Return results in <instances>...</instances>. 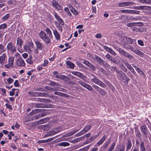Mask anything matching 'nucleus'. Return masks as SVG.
<instances>
[{"mask_svg": "<svg viewBox=\"0 0 151 151\" xmlns=\"http://www.w3.org/2000/svg\"><path fill=\"white\" fill-rule=\"evenodd\" d=\"M134 52L140 56L142 55L143 54V52L137 49L135 50V51H134Z\"/></svg>", "mask_w": 151, "mask_h": 151, "instance_id": "48", "label": "nucleus"}, {"mask_svg": "<svg viewBox=\"0 0 151 151\" xmlns=\"http://www.w3.org/2000/svg\"><path fill=\"white\" fill-rule=\"evenodd\" d=\"M91 76H90L91 81L93 82L96 84H97L101 87L105 88L106 86V84L103 82L98 78L96 76L93 74H91Z\"/></svg>", "mask_w": 151, "mask_h": 151, "instance_id": "3", "label": "nucleus"}, {"mask_svg": "<svg viewBox=\"0 0 151 151\" xmlns=\"http://www.w3.org/2000/svg\"><path fill=\"white\" fill-rule=\"evenodd\" d=\"M23 43L22 40L19 38H17V46L19 48H20Z\"/></svg>", "mask_w": 151, "mask_h": 151, "instance_id": "17", "label": "nucleus"}, {"mask_svg": "<svg viewBox=\"0 0 151 151\" xmlns=\"http://www.w3.org/2000/svg\"><path fill=\"white\" fill-rule=\"evenodd\" d=\"M34 45L32 42H28L27 45H25L24 46V50L27 52H31L32 49L34 47Z\"/></svg>", "mask_w": 151, "mask_h": 151, "instance_id": "8", "label": "nucleus"}, {"mask_svg": "<svg viewBox=\"0 0 151 151\" xmlns=\"http://www.w3.org/2000/svg\"><path fill=\"white\" fill-rule=\"evenodd\" d=\"M138 2L142 3L149 4L151 3V0H139Z\"/></svg>", "mask_w": 151, "mask_h": 151, "instance_id": "30", "label": "nucleus"}, {"mask_svg": "<svg viewBox=\"0 0 151 151\" xmlns=\"http://www.w3.org/2000/svg\"><path fill=\"white\" fill-rule=\"evenodd\" d=\"M91 127V125H88L84 128V129L87 132L90 130Z\"/></svg>", "mask_w": 151, "mask_h": 151, "instance_id": "47", "label": "nucleus"}, {"mask_svg": "<svg viewBox=\"0 0 151 151\" xmlns=\"http://www.w3.org/2000/svg\"><path fill=\"white\" fill-rule=\"evenodd\" d=\"M92 86L93 87V88L96 91H97L98 92L100 90L101 88L97 86V85L93 84Z\"/></svg>", "mask_w": 151, "mask_h": 151, "instance_id": "51", "label": "nucleus"}, {"mask_svg": "<svg viewBox=\"0 0 151 151\" xmlns=\"http://www.w3.org/2000/svg\"><path fill=\"white\" fill-rule=\"evenodd\" d=\"M115 48L123 56L128 58L129 59H131L133 58V56L130 54L125 51L124 50L118 47H116Z\"/></svg>", "mask_w": 151, "mask_h": 151, "instance_id": "4", "label": "nucleus"}, {"mask_svg": "<svg viewBox=\"0 0 151 151\" xmlns=\"http://www.w3.org/2000/svg\"><path fill=\"white\" fill-rule=\"evenodd\" d=\"M7 82L9 84L12 83L14 82V80L11 78H9L7 79Z\"/></svg>", "mask_w": 151, "mask_h": 151, "instance_id": "55", "label": "nucleus"}, {"mask_svg": "<svg viewBox=\"0 0 151 151\" xmlns=\"http://www.w3.org/2000/svg\"><path fill=\"white\" fill-rule=\"evenodd\" d=\"M37 101L40 102H45L48 103H50V100L49 99H37L36 100Z\"/></svg>", "mask_w": 151, "mask_h": 151, "instance_id": "38", "label": "nucleus"}, {"mask_svg": "<svg viewBox=\"0 0 151 151\" xmlns=\"http://www.w3.org/2000/svg\"><path fill=\"white\" fill-rule=\"evenodd\" d=\"M6 57V54L5 53H3L0 56V63L2 64L4 62Z\"/></svg>", "mask_w": 151, "mask_h": 151, "instance_id": "21", "label": "nucleus"}, {"mask_svg": "<svg viewBox=\"0 0 151 151\" xmlns=\"http://www.w3.org/2000/svg\"><path fill=\"white\" fill-rule=\"evenodd\" d=\"M140 12V11H139L131 10V14H139Z\"/></svg>", "mask_w": 151, "mask_h": 151, "instance_id": "54", "label": "nucleus"}, {"mask_svg": "<svg viewBox=\"0 0 151 151\" xmlns=\"http://www.w3.org/2000/svg\"><path fill=\"white\" fill-rule=\"evenodd\" d=\"M52 4L53 6L58 10H61L63 8V7L55 0H52Z\"/></svg>", "mask_w": 151, "mask_h": 151, "instance_id": "12", "label": "nucleus"}, {"mask_svg": "<svg viewBox=\"0 0 151 151\" xmlns=\"http://www.w3.org/2000/svg\"><path fill=\"white\" fill-rule=\"evenodd\" d=\"M115 145V143L113 142L111 145L110 147L108 150L107 151H112V150L114 149Z\"/></svg>", "mask_w": 151, "mask_h": 151, "instance_id": "43", "label": "nucleus"}, {"mask_svg": "<svg viewBox=\"0 0 151 151\" xmlns=\"http://www.w3.org/2000/svg\"><path fill=\"white\" fill-rule=\"evenodd\" d=\"M7 49L8 51L15 52L17 50L15 46L13 45L11 42H9L7 45Z\"/></svg>", "mask_w": 151, "mask_h": 151, "instance_id": "6", "label": "nucleus"}, {"mask_svg": "<svg viewBox=\"0 0 151 151\" xmlns=\"http://www.w3.org/2000/svg\"><path fill=\"white\" fill-rule=\"evenodd\" d=\"M28 94L30 96H37V92H34L33 91H29L28 93Z\"/></svg>", "mask_w": 151, "mask_h": 151, "instance_id": "39", "label": "nucleus"}, {"mask_svg": "<svg viewBox=\"0 0 151 151\" xmlns=\"http://www.w3.org/2000/svg\"><path fill=\"white\" fill-rule=\"evenodd\" d=\"M140 129L143 135L146 137H147V134L148 133L147 129L145 125L142 126L140 127Z\"/></svg>", "mask_w": 151, "mask_h": 151, "instance_id": "10", "label": "nucleus"}, {"mask_svg": "<svg viewBox=\"0 0 151 151\" xmlns=\"http://www.w3.org/2000/svg\"><path fill=\"white\" fill-rule=\"evenodd\" d=\"M6 51V49L3 45L2 44H0V55Z\"/></svg>", "mask_w": 151, "mask_h": 151, "instance_id": "32", "label": "nucleus"}, {"mask_svg": "<svg viewBox=\"0 0 151 151\" xmlns=\"http://www.w3.org/2000/svg\"><path fill=\"white\" fill-rule=\"evenodd\" d=\"M138 44L141 46H143L144 45V43L143 41L141 40H139L138 41Z\"/></svg>", "mask_w": 151, "mask_h": 151, "instance_id": "57", "label": "nucleus"}, {"mask_svg": "<svg viewBox=\"0 0 151 151\" xmlns=\"http://www.w3.org/2000/svg\"><path fill=\"white\" fill-rule=\"evenodd\" d=\"M48 63V62L47 60H44V63L42 65V66L44 67L46 66Z\"/></svg>", "mask_w": 151, "mask_h": 151, "instance_id": "59", "label": "nucleus"}, {"mask_svg": "<svg viewBox=\"0 0 151 151\" xmlns=\"http://www.w3.org/2000/svg\"><path fill=\"white\" fill-rule=\"evenodd\" d=\"M119 67L124 72H126L127 71V68L123 64H120L119 65Z\"/></svg>", "mask_w": 151, "mask_h": 151, "instance_id": "34", "label": "nucleus"}, {"mask_svg": "<svg viewBox=\"0 0 151 151\" xmlns=\"http://www.w3.org/2000/svg\"><path fill=\"white\" fill-rule=\"evenodd\" d=\"M72 73L73 74L79 77H81L82 76V74L81 73L78 72L74 71L72 72Z\"/></svg>", "mask_w": 151, "mask_h": 151, "instance_id": "35", "label": "nucleus"}, {"mask_svg": "<svg viewBox=\"0 0 151 151\" xmlns=\"http://www.w3.org/2000/svg\"><path fill=\"white\" fill-rule=\"evenodd\" d=\"M14 84L15 87H17L19 86L18 81L16 80L14 83Z\"/></svg>", "mask_w": 151, "mask_h": 151, "instance_id": "58", "label": "nucleus"}, {"mask_svg": "<svg viewBox=\"0 0 151 151\" xmlns=\"http://www.w3.org/2000/svg\"><path fill=\"white\" fill-rule=\"evenodd\" d=\"M54 16L56 19L60 22V23L62 25H63L64 24V22L62 20L60 16L56 12L54 13Z\"/></svg>", "mask_w": 151, "mask_h": 151, "instance_id": "18", "label": "nucleus"}, {"mask_svg": "<svg viewBox=\"0 0 151 151\" xmlns=\"http://www.w3.org/2000/svg\"><path fill=\"white\" fill-rule=\"evenodd\" d=\"M54 94L56 95L60 96H63L65 94V93L57 91L55 92Z\"/></svg>", "mask_w": 151, "mask_h": 151, "instance_id": "52", "label": "nucleus"}, {"mask_svg": "<svg viewBox=\"0 0 151 151\" xmlns=\"http://www.w3.org/2000/svg\"><path fill=\"white\" fill-rule=\"evenodd\" d=\"M89 148V146H86V147L79 150L78 151H87Z\"/></svg>", "mask_w": 151, "mask_h": 151, "instance_id": "45", "label": "nucleus"}, {"mask_svg": "<svg viewBox=\"0 0 151 151\" xmlns=\"http://www.w3.org/2000/svg\"><path fill=\"white\" fill-rule=\"evenodd\" d=\"M95 37L97 38L101 39L102 37V36L101 33H97Z\"/></svg>", "mask_w": 151, "mask_h": 151, "instance_id": "56", "label": "nucleus"}, {"mask_svg": "<svg viewBox=\"0 0 151 151\" xmlns=\"http://www.w3.org/2000/svg\"><path fill=\"white\" fill-rule=\"evenodd\" d=\"M109 52L112 55L114 56H115L116 55V54L115 53V52L112 49H111L110 50V51H109Z\"/></svg>", "mask_w": 151, "mask_h": 151, "instance_id": "60", "label": "nucleus"}, {"mask_svg": "<svg viewBox=\"0 0 151 151\" xmlns=\"http://www.w3.org/2000/svg\"><path fill=\"white\" fill-rule=\"evenodd\" d=\"M9 14H6L2 18V20H7L9 17Z\"/></svg>", "mask_w": 151, "mask_h": 151, "instance_id": "49", "label": "nucleus"}, {"mask_svg": "<svg viewBox=\"0 0 151 151\" xmlns=\"http://www.w3.org/2000/svg\"><path fill=\"white\" fill-rule=\"evenodd\" d=\"M45 116L44 112H41L39 115H36L34 117V119H37L40 118Z\"/></svg>", "mask_w": 151, "mask_h": 151, "instance_id": "28", "label": "nucleus"}, {"mask_svg": "<svg viewBox=\"0 0 151 151\" xmlns=\"http://www.w3.org/2000/svg\"><path fill=\"white\" fill-rule=\"evenodd\" d=\"M98 69H99V71H101L102 73L104 74L106 76H107L108 75V73L107 71H106L103 68L101 67H100L98 68Z\"/></svg>", "mask_w": 151, "mask_h": 151, "instance_id": "33", "label": "nucleus"}, {"mask_svg": "<svg viewBox=\"0 0 151 151\" xmlns=\"http://www.w3.org/2000/svg\"><path fill=\"white\" fill-rule=\"evenodd\" d=\"M16 65L19 67H23L25 66V63L21 57H19L17 60Z\"/></svg>", "mask_w": 151, "mask_h": 151, "instance_id": "7", "label": "nucleus"}, {"mask_svg": "<svg viewBox=\"0 0 151 151\" xmlns=\"http://www.w3.org/2000/svg\"><path fill=\"white\" fill-rule=\"evenodd\" d=\"M53 33L56 39L58 40L60 39V35L56 30H53Z\"/></svg>", "mask_w": 151, "mask_h": 151, "instance_id": "26", "label": "nucleus"}, {"mask_svg": "<svg viewBox=\"0 0 151 151\" xmlns=\"http://www.w3.org/2000/svg\"><path fill=\"white\" fill-rule=\"evenodd\" d=\"M137 24H139V25H138V26H142L143 25V23L141 22H137L128 23L127 24V25L128 27H132L136 25Z\"/></svg>", "mask_w": 151, "mask_h": 151, "instance_id": "15", "label": "nucleus"}, {"mask_svg": "<svg viewBox=\"0 0 151 151\" xmlns=\"http://www.w3.org/2000/svg\"><path fill=\"white\" fill-rule=\"evenodd\" d=\"M71 12L75 15H77L78 14V12L76 10L73 8H72L70 9Z\"/></svg>", "mask_w": 151, "mask_h": 151, "instance_id": "46", "label": "nucleus"}, {"mask_svg": "<svg viewBox=\"0 0 151 151\" xmlns=\"http://www.w3.org/2000/svg\"><path fill=\"white\" fill-rule=\"evenodd\" d=\"M35 43L36 45V48L40 50H42L43 47V43L40 42L38 40H36L35 41Z\"/></svg>", "mask_w": 151, "mask_h": 151, "instance_id": "13", "label": "nucleus"}, {"mask_svg": "<svg viewBox=\"0 0 151 151\" xmlns=\"http://www.w3.org/2000/svg\"><path fill=\"white\" fill-rule=\"evenodd\" d=\"M94 58L96 60L97 62L99 64H103L104 65V63L105 61L96 55H95Z\"/></svg>", "mask_w": 151, "mask_h": 151, "instance_id": "14", "label": "nucleus"}, {"mask_svg": "<svg viewBox=\"0 0 151 151\" xmlns=\"http://www.w3.org/2000/svg\"><path fill=\"white\" fill-rule=\"evenodd\" d=\"M106 136L105 134H104L103 137L101 138V139L96 143L95 146H98L99 145H101L106 140Z\"/></svg>", "mask_w": 151, "mask_h": 151, "instance_id": "16", "label": "nucleus"}, {"mask_svg": "<svg viewBox=\"0 0 151 151\" xmlns=\"http://www.w3.org/2000/svg\"><path fill=\"white\" fill-rule=\"evenodd\" d=\"M70 144L67 142H63L58 144V145L60 146L66 147L68 146Z\"/></svg>", "mask_w": 151, "mask_h": 151, "instance_id": "24", "label": "nucleus"}, {"mask_svg": "<svg viewBox=\"0 0 151 151\" xmlns=\"http://www.w3.org/2000/svg\"><path fill=\"white\" fill-rule=\"evenodd\" d=\"M120 11L123 13L131 14V10L123 9Z\"/></svg>", "mask_w": 151, "mask_h": 151, "instance_id": "40", "label": "nucleus"}, {"mask_svg": "<svg viewBox=\"0 0 151 151\" xmlns=\"http://www.w3.org/2000/svg\"><path fill=\"white\" fill-rule=\"evenodd\" d=\"M45 119H43L40 120L38 122L40 124H42L44 122V121H45Z\"/></svg>", "mask_w": 151, "mask_h": 151, "instance_id": "64", "label": "nucleus"}, {"mask_svg": "<svg viewBox=\"0 0 151 151\" xmlns=\"http://www.w3.org/2000/svg\"><path fill=\"white\" fill-rule=\"evenodd\" d=\"M5 105L6 107L8 108H9L10 109H12L13 108L11 105L8 104H5Z\"/></svg>", "mask_w": 151, "mask_h": 151, "instance_id": "62", "label": "nucleus"}, {"mask_svg": "<svg viewBox=\"0 0 151 151\" xmlns=\"http://www.w3.org/2000/svg\"><path fill=\"white\" fill-rule=\"evenodd\" d=\"M126 19H127L128 21H126L127 22L128 21H133L134 20H136V19L134 17H133L131 16L130 17H128L127 16H125Z\"/></svg>", "mask_w": 151, "mask_h": 151, "instance_id": "37", "label": "nucleus"}, {"mask_svg": "<svg viewBox=\"0 0 151 151\" xmlns=\"http://www.w3.org/2000/svg\"><path fill=\"white\" fill-rule=\"evenodd\" d=\"M14 59V58L13 57H10L9 58L8 63L12 67H13Z\"/></svg>", "mask_w": 151, "mask_h": 151, "instance_id": "23", "label": "nucleus"}, {"mask_svg": "<svg viewBox=\"0 0 151 151\" xmlns=\"http://www.w3.org/2000/svg\"><path fill=\"white\" fill-rule=\"evenodd\" d=\"M144 6H134L133 8L137 10H142L144 9Z\"/></svg>", "mask_w": 151, "mask_h": 151, "instance_id": "42", "label": "nucleus"}, {"mask_svg": "<svg viewBox=\"0 0 151 151\" xmlns=\"http://www.w3.org/2000/svg\"><path fill=\"white\" fill-rule=\"evenodd\" d=\"M7 27V25L5 23H4L1 24L0 25V30L2 29H4L6 28Z\"/></svg>", "mask_w": 151, "mask_h": 151, "instance_id": "50", "label": "nucleus"}, {"mask_svg": "<svg viewBox=\"0 0 151 151\" xmlns=\"http://www.w3.org/2000/svg\"><path fill=\"white\" fill-rule=\"evenodd\" d=\"M116 76L119 80H121L122 78L123 82L127 84H128V82L130 80V79L127 75L121 70L117 73Z\"/></svg>", "mask_w": 151, "mask_h": 151, "instance_id": "2", "label": "nucleus"}, {"mask_svg": "<svg viewBox=\"0 0 151 151\" xmlns=\"http://www.w3.org/2000/svg\"><path fill=\"white\" fill-rule=\"evenodd\" d=\"M40 110V109H38L33 110L31 112L29 113L28 116H31L33 114L38 113Z\"/></svg>", "mask_w": 151, "mask_h": 151, "instance_id": "31", "label": "nucleus"}, {"mask_svg": "<svg viewBox=\"0 0 151 151\" xmlns=\"http://www.w3.org/2000/svg\"><path fill=\"white\" fill-rule=\"evenodd\" d=\"M83 87L90 91H92L93 89L92 87L89 85L85 83Z\"/></svg>", "mask_w": 151, "mask_h": 151, "instance_id": "36", "label": "nucleus"}, {"mask_svg": "<svg viewBox=\"0 0 151 151\" xmlns=\"http://www.w3.org/2000/svg\"><path fill=\"white\" fill-rule=\"evenodd\" d=\"M91 135V133H88L86 134H85L84 136L82 137L83 139H84L85 137H89Z\"/></svg>", "mask_w": 151, "mask_h": 151, "instance_id": "61", "label": "nucleus"}, {"mask_svg": "<svg viewBox=\"0 0 151 151\" xmlns=\"http://www.w3.org/2000/svg\"><path fill=\"white\" fill-rule=\"evenodd\" d=\"M52 86H61V84L60 83L56 82L54 81H53V82L52 83Z\"/></svg>", "mask_w": 151, "mask_h": 151, "instance_id": "53", "label": "nucleus"}, {"mask_svg": "<svg viewBox=\"0 0 151 151\" xmlns=\"http://www.w3.org/2000/svg\"><path fill=\"white\" fill-rule=\"evenodd\" d=\"M134 68H135V69L137 70V72L142 75H145L144 73L143 72V71L141 70V69L138 67L137 66H133Z\"/></svg>", "mask_w": 151, "mask_h": 151, "instance_id": "29", "label": "nucleus"}, {"mask_svg": "<svg viewBox=\"0 0 151 151\" xmlns=\"http://www.w3.org/2000/svg\"><path fill=\"white\" fill-rule=\"evenodd\" d=\"M83 63L86 65L87 66L92 70L93 71H95L96 70V67L88 61L86 60H84Z\"/></svg>", "mask_w": 151, "mask_h": 151, "instance_id": "9", "label": "nucleus"}, {"mask_svg": "<svg viewBox=\"0 0 151 151\" xmlns=\"http://www.w3.org/2000/svg\"><path fill=\"white\" fill-rule=\"evenodd\" d=\"M66 63L67 64V68L70 69H73L75 66L73 63L69 61H67Z\"/></svg>", "mask_w": 151, "mask_h": 151, "instance_id": "20", "label": "nucleus"}, {"mask_svg": "<svg viewBox=\"0 0 151 151\" xmlns=\"http://www.w3.org/2000/svg\"><path fill=\"white\" fill-rule=\"evenodd\" d=\"M132 143L130 140H128V142L127 145V149H130L132 146Z\"/></svg>", "mask_w": 151, "mask_h": 151, "instance_id": "41", "label": "nucleus"}, {"mask_svg": "<svg viewBox=\"0 0 151 151\" xmlns=\"http://www.w3.org/2000/svg\"><path fill=\"white\" fill-rule=\"evenodd\" d=\"M135 5L136 4L130 1L122 2L119 3L118 4V5L120 7L131 6Z\"/></svg>", "mask_w": 151, "mask_h": 151, "instance_id": "5", "label": "nucleus"}, {"mask_svg": "<svg viewBox=\"0 0 151 151\" xmlns=\"http://www.w3.org/2000/svg\"><path fill=\"white\" fill-rule=\"evenodd\" d=\"M45 32L49 36H47L46 33L42 31H41L39 33V36L40 38L44 42L46 45H48L50 44L51 42V39L50 37L52 38V36L51 30L48 28H46Z\"/></svg>", "mask_w": 151, "mask_h": 151, "instance_id": "1", "label": "nucleus"}, {"mask_svg": "<svg viewBox=\"0 0 151 151\" xmlns=\"http://www.w3.org/2000/svg\"><path fill=\"white\" fill-rule=\"evenodd\" d=\"M33 106L34 108H44L45 105L43 104H33Z\"/></svg>", "mask_w": 151, "mask_h": 151, "instance_id": "25", "label": "nucleus"}, {"mask_svg": "<svg viewBox=\"0 0 151 151\" xmlns=\"http://www.w3.org/2000/svg\"><path fill=\"white\" fill-rule=\"evenodd\" d=\"M104 48L105 50L106 51H108V52H109L110 50L111 49V48L108 47L106 46H104Z\"/></svg>", "mask_w": 151, "mask_h": 151, "instance_id": "63", "label": "nucleus"}, {"mask_svg": "<svg viewBox=\"0 0 151 151\" xmlns=\"http://www.w3.org/2000/svg\"><path fill=\"white\" fill-rule=\"evenodd\" d=\"M140 146V151H146V148L145 146V143L143 141H141Z\"/></svg>", "mask_w": 151, "mask_h": 151, "instance_id": "27", "label": "nucleus"}, {"mask_svg": "<svg viewBox=\"0 0 151 151\" xmlns=\"http://www.w3.org/2000/svg\"><path fill=\"white\" fill-rule=\"evenodd\" d=\"M123 38L124 40H126L125 42H127V43L130 44H132L134 42V40L131 38L127 37L126 36H124L123 37Z\"/></svg>", "mask_w": 151, "mask_h": 151, "instance_id": "19", "label": "nucleus"}, {"mask_svg": "<svg viewBox=\"0 0 151 151\" xmlns=\"http://www.w3.org/2000/svg\"><path fill=\"white\" fill-rule=\"evenodd\" d=\"M55 77L57 78L60 79L62 80H64L65 81H69L70 80V78L69 77L64 75L58 74L56 75Z\"/></svg>", "mask_w": 151, "mask_h": 151, "instance_id": "11", "label": "nucleus"}, {"mask_svg": "<svg viewBox=\"0 0 151 151\" xmlns=\"http://www.w3.org/2000/svg\"><path fill=\"white\" fill-rule=\"evenodd\" d=\"M32 55L29 56L26 60L27 63L29 64H32L34 63V60L32 59Z\"/></svg>", "mask_w": 151, "mask_h": 151, "instance_id": "22", "label": "nucleus"}, {"mask_svg": "<svg viewBox=\"0 0 151 151\" xmlns=\"http://www.w3.org/2000/svg\"><path fill=\"white\" fill-rule=\"evenodd\" d=\"M98 92L100 93L101 95L103 96L105 95L106 93V91H104L103 89H102L101 88Z\"/></svg>", "mask_w": 151, "mask_h": 151, "instance_id": "44", "label": "nucleus"}]
</instances>
